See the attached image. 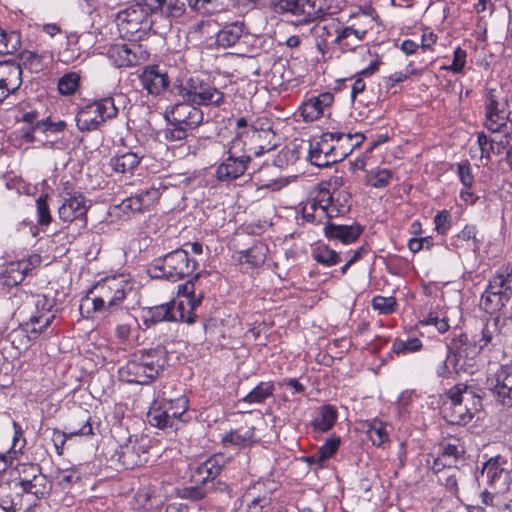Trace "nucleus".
<instances>
[{
    "instance_id": "nucleus-5",
    "label": "nucleus",
    "mask_w": 512,
    "mask_h": 512,
    "mask_svg": "<svg viewBox=\"0 0 512 512\" xmlns=\"http://www.w3.org/2000/svg\"><path fill=\"white\" fill-rule=\"evenodd\" d=\"M117 115L118 108L114 99L106 97L82 107L76 114V124L80 131H93Z\"/></svg>"
},
{
    "instance_id": "nucleus-59",
    "label": "nucleus",
    "mask_w": 512,
    "mask_h": 512,
    "mask_svg": "<svg viewBox=\"0 0 512 512\" xmlns=\"http://www.w3.org/2000/svg\"><path fill=\"white\" fill-rule=\"evenodd\" d=\"M478 231L474 225H466L458 234L457 238L463 241H473V249L477 250L480 247L481 239L477 237Z\"/></svg>"
},
{
    "instance_id": "nucleus-7",
    "label": "nucleus",
    "mask_w": 512,
    "mask_h": 512,
    "mask_svg": "<svg viewBox=\"0 0 512 512\" xmlns=\"http://www.w3.org/2000/svg\"><path fill=\"white\" fill-rule=\"evenodd\" d=\"M115 22L120 32H157L153 28L156 19L139 4L120 11Z\"/></svg>"
},
{
    "instance_id": "nucleus-62",
    "label": "nucleus",
    "mask_w": 512,
    "mask_h": 512,
    "mask_svg": "<svg viewBox=\"0 0 512 512\" xmlns=\"http://www.w3.org/2000/svg\"><path fill=\"white\" fill-rule=\"evenodd\" d=\"M137 194L140 197V201H142V205L145 209H148L150 206H152L160 197L159 189L155 187L141 190Z\"/></svg>"
},
{
    "instance_id": "nucleus-8",
    "label": "nucleus",
    "mask_w": 512,
    "mask_h": 512,
    "mask_svg": "<svg viewBox=\"0 0 512 512\" xmlns=\"http://www.w3.org/2000/svg\"><path fill=\"white\" fill-rule=\"evenodd\" d=\"M486 128L495 133L507 126L510 111L507 98L495 90H490L486 96L485 104Z\"/></svg>"
},
{
    "instance_id": "nucleus-4",
    "label": "nucleus",
    "mask_w": 512,
    "mask_h": 512,
    "mask_svg": "<svg viewBox=\"0 0 512 512\" xmlns=\"http://www.w3.org/2000/svg\"><path fill=\"white\" fill-rule=\"evenodd\" d=\"M512 297V265L498 270L489 280L483 293L480 306L486 312L493 313L501 310Z\"/></svg>"
},
{
    "instance_id": "nucleus-1",
    "label": "nucleus",
    "mask_w": 512,
    "mask_h": 512,
    "mask_svg": "<svg viewBox=\"0 0 512 512\" xmlns=\"http://www.w3.org/2000/svg\"><path fill=\"white\" fill-rule=\"evenodd\" d=\"M132 291V283L124 275L107 277L98 282L80 302L83 314L85 306L92 305L94 312L107 318L117 312L128 293Z\"/></svg>"
},
{
    "instance_id": "nucleus-55",
    "label": "nucleus",
    "mask_w": 512,
    "mask_h": 512,
    "mask_svg": "<svg viewBox=\"0 0 512 512\" xmlns=\"http://www.w3.org/2000/svg\"><path fill=\"white\" fill-rule=\"evenodd\" d=\"M242 34H215L209 38V46L216 45L222 48L234 46L240 39Z\"/></svg>"
},
{
    "instance_id": "nucleus-58",
    "label": "nucleus",
    "mask_w": 512,
    "mask_h": 512,
    "mask_svg": "<svg viewBox=\"0 0 512 512\" xmlns=\"http://www.w3.org/2000/svg\"><path fill=\"white\" fill-rule=\"evenodd\" d=\"M280 7L290 15L287 17H294V19H299L301 16H304L302 12V0H281Z\"/></svg>"
},
{
    "instance_id": "nucleus-21",
    "label": "nucleus",
    "mask_w": 512,
    "mask_h": 512,
    "mask_svg": "<svg viewBox=\"0 0 512 512\" xmlns=\"http://www.w3.org/2000/svg\"><path fill=\"white\" fill-rule=\"evenodd\" d=\"M439 457L435 459L433 469L440 471L441 468L451 467L465 453L464 446L457 438H448L443 440L440 445Z\"/></svg>"
},
{
    "instance_id": "nucleus-34",
    "label": "nucleus",
    "mask_w": 512,
    "mask_h": 512,
    "mask_svg": "<svg viewBox=\"0 0 512 512\" xmlns=\"http://www.w3.org/2000/svg\"><path fill=\"white\" fill-rule=\"evenodd\" d=\"M337 409L331 405H323L319 408L318 416L312 421L315 430L320 432L329 431L337 420Z\"/></svg>"
},
{
    "instance_id": "nucleus-27",
    "label": "nucleus",
    "mask_w": 512,
    "mask_h": 512,
    "mask_svg": "<svg viewBox=\"0 0 512 512\" xmlns=\"http://www.w3.org/2000/svg\"><path fill=\"white\" fill-rule=\"evenodd\" d=\"M363 228L358 224L342 225L327 222L324 234L329 239L339 240L344 244L355 242L361 235Z\"/></svg>"
},
{
    "instance_id": "nucleus-50",
    "label": "nucleus",
    "mask_w": 512,
    "mask_h": 512,
    "mask_svg": "<svg viewBox=\"0 0 512 512\" xmlns=\"http://www.w3.org/2000/svg\"><path fill=\"white\" fill-rule=\"evenodd\" d=\"M212 490L206 485L195 484L193 486L184 487L180 490V496L192 501H199L207 496Z\"/></svg>"
},
{
    "instance_id": "nucleus-54",
    "label": "nucleus",
    "mask_w": 512,
    "mask_h": 512,
    "mask_svg": "<svg viewBox=\"0 0 512 512\" xmlns=\"http://www.w3.org/2000/svg\"><path fill=\"white\" fill-rule=\"evenodd\" d=\"M47 198H48L47 195H41L36 200L38 223L41 226L49 225L52 220L51 215H50V210H49V207L47 204Z\"/></svg>"
},
{
    "instance_id": "nucleus-52",
    "label": "nucleus",
    "mask_w": 512,
    "mask_h": 512,
    "mask_svg": "<svg viewBox=\"0 0 512 512\" xmlns=\"http://www.w3.org/2000/svg\"><path fill=\"white\" fill-rule=\"evenodd\" d=\"M372 306L374 310L387 315L395 311L397 301L394 297L375 296L372 300Z\"/></svg>"
},
{
    "instance_id": "nucleus-17",
    "label": "nucleus",
    "mask_w": 512,
    "mask_h": 512,
    "mask_svg": "<svg viewBox=\"0 0 512 512\" xmlns=\"http://www.w3.org/2000/svg\"><path fill=\"white\" fill-rule=\"evenodd\" d=\"M139 81L142 88L154 96L161 95L170 83L166 69L160 65L145 66L139 75Z\"/></svg>"
},
{
    "instance_id": "nucleus-45",
    "label": "nucleus",
    "mask_w": 512,
    "mask_h": 512,
    "mask_svg": "<svg viewBox=\"0 0 512 512\" xmlns=\"http://www.w3.org/2000/svg\"><path fill=\"white\" fill-rule=\"evenodd\" d=\"M423 344L419 338H407L403 339H395L392 345V351L396 354H407L418 352L422 349Z\"/></svg>"
},
{
    "instance_id": "nucleus-61",
    "label": "nucleus",
    "mask_w": 512,
    "mask_h": 512,
    "mask_svg": "<svg viewBox=\"0 0 512 512\" xmlns=\"http://www.w3.org/2000/svg\"><path fill=\"white\" fill-rule=\"evenodd\" d=\"M457 174L465 188L472 187L474 177L472 175L471 166L468 162L457 164Z\"/></svg>"
},
{
    "instance_id": "nucleus-41",
    "label": "nucleus",
    "mask_w": 512,
    "mask_h": 512,
    "mask_svg": "<svg viewBox=\"0 0 512 512\" xmlns=\"http://www.w3.org/2000/svg\"><path fill=\"white\" fill-rule=\"evenodd\" d=\"M254 427L247 428L246 430H231L223 437L225 444H230L237 447L248 446L253 443Z\"/></svg>"
},
{
    "instance_id": "nucleus-51",
    "label": "nucleus",
    "mask_w": 512,
    "mask_h": 512,
    "mask_svg": "<svg viewBox=\"0 0 512 512\" xmlns=\"http://www.w3.org/2000/svg\"><path fill=\"white\" fill-rule=\"evenodd\" d=\"M333 201L334 196L329 191V189L324 186H320V188L316 192V195L311 206L313 209H316L318 207L323 211L327 209L328 206H331Z\"/></svg>"
},
{
    "instance_id": "nucleus-64",
    "label": "nucleus",
    "mask_w": 512,
    "mask_h": 512,
    "mask_svg": "<svg viewBox=\"0 0 512 512\" xmlns=\"http://www.w3.org/2000/svg\"><path fill=\"white\" fill-rule=\"evenodd\" d=\"M36 127H38L40 130H42L44 132L50 131V132L56 133V132H62L66 127V123L62 120L53 122V121H51L50 118H47L44 120L37 121Z\"/></svg>"
},
{
    "instance_id": "nucleus-14",
    "label": "nucleus",
    "mask_w": 512,
    "mask_h": 512,
    "mask_svg": "<svg viewBox=\"0 0 512 512\" xmlns=\"http://www.w3.org/2000/svg\"><path fill=\"white\" fill-rule=\"evenodd\" d=\"M107 55L118 68L136 66L148 56L135 41L114 43L109 47Z\"/></svg>"
},
{
    "instance_id": "nucleus-26",
    "label": "nucleus",
    "mask_w": 512,
    "mask_h": 512,
    "mask_svg": "<svg viewBox=\"0 0 512 512\" xmlns=\"http://www.w3.org/2000/svg\"><path fill=\"white\" fill-rule=\"evenodd\" d=\"M304 16L299 19H287L296 27L320 20L330 8V0H302Z\"/></svg>"
},
{
    "instance_id": "nucleus-24",
    "label": "nucleus",
    "mask_w": 512,
    "mask_h": 512,
    "mask_svg": "<svg viewBox=\"0 0 512 512\" xmlns=\"http://www.w3.org/2000/svg\"><path fill=\"white\" fill-rule=\"evenodd\" d=\"M499 318L496 317L492 322H487L479 336L474 337V345L472 353L476 354L482 350H492L500 346L502 336L498 330Z\"/></svg>"
},
{
    "instance_id": "nucleus-48",
    "label": "nucleus",
    "mask_w": 512,
    "mask_h": 512,
    "mask_svg": "<svg viewBox=\"0 0 512 512\" xmlns=\"http://www.w3.org/2000/svg\"><path fill=\"white\" fill-rule=\"evenodd\" d=\"M20 34H0V54H12L20 48Z\"/></svg>"
},
{
    "instance_id": "nucleus-39",
    "label": "nucleus",
    "mask_w": 512,
    "mask_h": 512,
    "mask_svg": "<svg viewBox=\"0 0 512 512\" xmlns=\"http://www.w3.org/2000/svg\"><path fill=\"white\" fill-rule=\"evenodd\" d=\"M314 260L324 266L331 267L340 262V254L331 249L328 245L319 244L313 249Z\"/></svg>"
},
{
    "instance_id": "nucleus-38",
    "label": "nucleus",
    "mask_w": 512,
    "mask_h": 512,
    "mask_svg": "<svg viewBox=\"0 0 512 512\" xmlns=\"http://www.w3.org/2000/svg\"><path fill=\"white\" fill-rule=\"evenodd\" d=\"M366 433L374 446L380 447L389 440L386 423L373 419L365 424Z\"/></svg>"
},
{
    "instance_id": "nucleus-32",
    "label": "nucleus",
    "mask_w": 512,
    "mask_h": 512,
    "mask_svg": "<svg viewBox=\"0 0 512 512\" xmlns=\"http://www.w3.org/2000/svg\"><path fill=\"white\" fill-rule=\"evenodd\" d=\"M275 386L271 381H262L254 387L243 398L239 399L240 403L248 405L264 404L267 399L273 397Z\"/></svg>"
},
{
    "instance_id": "nucleus-29",
    "label": "nucleus",
    "mask_w": 512,
    "mask_h": 512,
    "mask_svg": "<svg viewBox=\"0 0 512 512\" xmlns=\"http://www.w3.org/2000/svg\"><path fill=\"white\" fill-rule=\"evenodd\" d=\"M121 380L127 383H135L146 385L150 383V377L147 376V371L141 365L137 354H134L124 366L119 369Z\"/></svg>"
},
{
    "instance_id": "nucleus-60",
    "label": "nucleus",
    "mask_w": 512,
    "mask_h": 512,
    "mask_svg": "<svg viewBox=\"0 0 512 512\" xmlns=\"http://www.w3.org/2000/svg\"><path fill=\"white\" fill-rule=\"evenodd\" d=\"M435 230L438 234L444 235L450 228L451 214L447 210L438 212L434 218Z\"/></svg>"
},
{
    "instance_id": "nucleus-20",
    "label": "nucleus",
    "mask_w": 512,
    "mask_h": 512,
    "mask_svg": "<svg viewBox=\"0 0 512 512\" xmlns=\"http://www.w3.org/2000/svg\"><path fill=\"white\" fill-rule=\"evenodd\" d=\"M88 207L87 201L83 195H70L68 198L64 199L59 207L58 215L63 222L71 223L75 220H79L85 225Z\"/></svg>"
},
{
    "instance_id": "nucleus-15",
    "label": "nucleus",
    "mask_w": 512,
    "mask_h": 512,
    "mask_svg": "<svg viewBox=\"0 0 512 512\" xmlns=\"http://www.w3.org/2000/svg\"><path fill=\"white\" fill-rule=\"evenodd\" d=\"M240 141H233V145L228 150V157L217 167L216 177L219 181H232L242 176L247 170L251 161L250 155H239L236 148Z\"/></svg>"
},
{
    "instance_id": "nucleus-42",
    "label": "nucleus",
    "mask_w": 512,
    "mask_h": 512,
    "mask_svg": "<svg viewBox=\"0 0 512 512\" xmlns=\"http://www.w3.org/2000/svg\"><path fill=\"white\" fill-rule=\"evenodd\" d=\"M392 179V172L389 169L374 168L367 171L365 183L374 188L386 187Z\"/></svg>"
},
{
    "instance_id": "nucleus-6",
    "label": "nucleus",
    "mask_w": 512,
    "mask_h": 512,
    "mask_svg": "<svg viewBox=\"0 0 512 512\" xmlns=\"http://www.w3.org/2000/svg\"><path fill=\"white\" fill-rule=\"evenodd\" d=\"M173 93L196 105L220 106L224 100V94L221 91L198 77H190L185 85L175 87Z\"/></svg>"
},
{
    "instance_id": "nucleus-36",
    "label": "nucleus",
    "mask_w": 512,
    "mask_h": 512,
    "mask_svg": "<svg viewBox=\"0 0 512 512\" xmlns=\"http://www.w3.org/2000/svg\"><path fill=\"white\" fill-rule=\"evenodd\" d=\"M148 421L152 426L160 429L176 428V423L162 404L154 406L148 412Z\"/></svg>"
},
{
    "instance_id": "nucleus-28",
    "label": "nucleus",
    "mask_w": 512,
    "mask_h": 512,
    "mask_svg": "<svg viewBox=\"0 0 512 512\" xmlns=\"http://www.w3.org/2000/svg\"><path fill=\"white\" fill-rule=\"evenodd\" d=\"M32 267L31 260L22 259L10 262L1 274L3 285L8 287L17 286L25 279L28 272L32 270Z\"/></svg>"
},
{
    "instance_id": "nucleus-22",
    "label": "nucleus",
    "mask_w": 512,
    "mask_h": 512,
    "mask_svg": "<svg viewBox=\"0 0 512 512\" xmlns=\"http://www.w3.org/2000/svg\"><path fill=\"white\" fill-rule=\"evenodd\" d=\"M0 507L5 512H26L25 499L15 483L0 484Z\"/></svg>"
},
{
    "instance_id": "nucleus-3",
    "label": "nucleus",
    "mask_w": 512,
    "mask_h": 512,
    "mask_svg": "<svg viewBox=\"0 0 512 512\" xmlns=\"http://www.w3.org/2000/svg\"><path fill=\"white\" fill-rule=\"evenodd\" d=\"M197 261L188 257L184 249H176L155 259L149 273L153 278H164L173 282L190 276L197 268Z\"/></svg>"
},
{
    "instance_id": "nucleus-2",
    "label": "nucleus",
    "mask_w": 512,
    "mask_h": 512,
    "mask_svg": "<svg viewBox=\"0 0 512 512\" xmlns=\"http://www.w3.org/2000/svg\"><path fill=\"white\" fill-rule=\"evenodd\" d=\"M450 403L444 404V418L452 425H465L471 421L473 411L481 406L480 397H476L463 383L456 384L446 393Z\"/></svg>"
},
{
    "instance_id": "nucleus-63",
    "label": "nucleus",
    "mask_w": 512,
    "mask_h": 512,
    "mask_svg": "<svg viewBox=\"0 0 512 512\" xmlns=\"http://www.w3.org/2000/svg\"><path fill=\"white\" fill-rule=\"evenodd\" d=\"M466 51L461 48H456L453 55L452 64L448 67L454 73H461L466 63Z\"/></svg>"
},
{
    "instance_id": "nucleus-33",
    "label": "nucleus",
    "mask_w": 512,
    "mask_h": 512,
    "mask_svg": "<svg viewBox=\"0 0 512 512\" xmlns=\"http://www.w3.org/2000/svg\"><path fill=\"white\" fill-rule=\"evenodd\" d=\"M141 156L134 152L117 154L110 160V166L117 173H132L139 165Z\"/></svg>"
},
{
    "instance_id": "nucleus-44",
    "label": "nucleus",
    "mask_w": 512,
    "mask_h": 512,
    "mask_svg": "<svg viewBox=\"0 0 512 512\" xmlns=\"http://www.w3.org/2000/svg\"><path fill=\"white\" fill-rule=\"evenodd\" d=\"M469 349L470 343L468 336L466 334H460L452 339L451 347H448L447 359L451 358L452 350H454V358L468 357L470 355Z\"/></svg>"
},
{
    "instance_id": "nucleus-40",
    "label": "nucleus",
    "mask_w": 512,
    "mask_h": 512,
    "mask_svg": "<svg viewBox=\"0 0 512 512\" xmlns=\"http://www.w3.org/2000/svg\"><path fill=\"white\" fill-rule=\"evenodd\" d=\"M501 457H493L490 458L487 462L484 463L483 468L481 470V476L486 477L489 485H494L502 475L505 473V469L501 464Z\"/></svg>"
},
{
    "instance_id": "nucleus-12",
    "label": "nucleus",
    "mask_w": 512,
    "mask_h": 512,
    "mask_svg": "<svg viewBox=\"0 0 512 512\" xmlns=\"http://www.w3.org/2000/svg\"><path fill=\"white\" fill-rule=\"evenodd\" d=\"M165 118L169 125H182L187 129H194L203 121V112L191 101L184 100L175 103L165 111Z\"/></svg>"
},
{
    "instance_id": "nucleus-25",
    "label": "nucleus",
    "mask_w": 512,
    "mask_h": 512,
    "mask_svg": "<svg viewBox=\"0 0 512 512\" xmlns=\"http://www.w3.org/2000/svg\"><path fill=\"white\" fill-rule=\"evenodd\" d=\"M355 138L357 139V142L355 144H351L350 146L343 149L337 156L339 157H332V156H326V154H322L319 151V148L316 147L314 144H310L309 147V153L308 157L310 162L317 166V167H328L331 164H334L338 161L343 160L346 158L356 147L360 146V144L364 140V136L361 133H355Z\"/></svg>"
},
{
    "instance_id": "nucleus-13",
    "label": "nucleus",
    "mask_w": 512,
    "mask_h": 512,
    "mask_svg": "<svg viewBox=\"0 0 512 512\" xmlns=\"http://www.w3.org/2000/svg\"><path fill=\"white\" fill-rule=\"evenodd\" d=\"M487 385L496 402L512 408V364L501 365L487 378Z\"/></svg>"
},
{
    "instance_id": "nucleus-35",
    "label": "nucleus",
    "mask_w": 512,
    "mask_h": 512,
    "mask_svg": "<svg viewBox=\"0 0 512 512\" xmlns=\"http://www.w3.org/2000/svg\"><path fill=\"white\" fill-rule=\"evenodd\" d=\"M159 397L162 398L161 404L165 407L175 422L179 420L188 409V400L185 396L180 395L176 398H168L166 397L165 391H160Z\"/></svg>"
},
{
    "instance_id": "nucleus-53",
    "label": "nucleus",
    "mask_w": 512,
    "mask_h": 512,
    "mask_svg": "<svg viewBox=\"0 0 512 512\" xmlns=\"http://www.w3.org/2000/svg\"><path fill=\"white\" fill-rule=\"evenodd\" d=\"M429 40H430V42L426 43V41H427L426 34H422L421 43H418L413 40H404L400 45V49L405 54L410 55V54H413L419 48L420 45L423 48L430 47L431 43L436 42V34H429Z\"/></svg>"
},
{
    "instance_id": "nucleus-9",
    "label": "nucleus",
    "mask_w": 512,
    "mask_h": 512,
    "mask_svg": "<svg viewBox=\"0 0 512 512\" xmlns=\"http://www.w3.org/2000/svg\"><path fill=\"white\" fill-rule=\"evenodd\" d=\"M34 306L36 311L31 314L27 321L21 324L29 338H37L55 319V313L52 311L53 303L46 296L38 295L34 301Z\"/></svg>"
},
{
    "instance_id": "nucleus-56",
    "label": "nucleus",
    "mask_w": 512,
    "mask_h": 512,
    "mask_svg": "<svg viewBox=\"0 0 512 512\" xmlns=\"http://www.w3.org/2000/svg\"><path fill=\"white\" fill-rule=\"evenodd\" d=\"M363 36L364 34H337L334 42L341 45L343 50H353L363 40Z\"/></svg>"
},
{
    "instance_id": "nucleus-23",
    "label": "nucleus",
    "mask_w": 512,
    "mask_h": 512,
    "mask_svg": "<svg viewBox=\"0 0 512 512\" xmlns=\"http://www.w3.org/2000/svg\"><path fill=\"white\" fill-rule=\"evenodd\" d=\"M51 486L45 475H38V478L24 482L19 490L25 499L27 509L35 506L37 501L49 494Z\"/></svg>"
},
{
    "instance_id": "nucleus-37",
    "label": "nucleus",
    "mask_w": 512,
    "mask_h": 512,
    "mask_svg": "<svg viewBox=\"0 0 512 512\" xmlns=\"http://www.w3.org/2000/svg\"><path fill=\"white\" fill-rule=\"evenodd\" d=\"M267 252V245L262 242H257L251 248L240 252V260H244L252 267H259L265 262Z\"/></svg>"
},
{
    "instance_id": "nucleus-30",
    "label": "nucleus",
    "mask_w": 512,
    "mask_h": 512,
    "mask_svg": "<svg viewBox=\"0 0 512 512\" xmlns=\"http://www.w3.org/2000/svg\"><path fill=\"white\" fill-rule=\"evenodd\" d=\"M22 83V69L14 61L0 62V86L15 92Z\"/></svg>"
},
{
    "instance_id": "nucleus-11",
    "label": "nucleus",
    "mask_w": 512,
    "mask_h": 512,
    "mask_svg": "<svg viewBox=\"0 0 512 512\" xmlns=\"http://www.w3.org/2000/svg\"><path fill=\"white\" fill-rule=\"evenodd\" d=\"M223 467V455H214L195 468L191 476L192 481L194 484L206 485L212 491L225 492L228 486L224 482L217 480Z\"/></svg>"
},
{
    "instance_id": "nucleus-18",
    "label": "nucleus",
    "mask_w": 512,
    "mask_h": 512,
    "mask_svg": "<svg viewBox=\"0 0 512 512\" xmlns=\"http://www.w3.org/2000/svg\"><path fill=\"white\" fill-rule=\"evenodd\" d=\"M141 365L147 371L150 382L155 380L164 370L167 361V351L163 346L142 350L136 353Z\"/></svg>"
},
{
    "instance_id": "nucleus-57",
    "label": "nucleus",
    "mask_w": 512,
    "mask_h": 512,
    "mask_svg": "<svg viewBox=\"0 0 512 512\" xmlns=\"http://www.w3.org/2000/svg\"><path fill=\"white\" fill-rule=\"evenodd\" d=\"M182 125H169L161 134L166 141H180L187 137V131Z\"/></svg>"
},
{
    "instance_id": "nucleus-16",
    "label": "nucleus",
    "mask_w": 512,
    "mask_h": 512,
    "mask_svg": "<svg viewBox=\"0 0 512 512\" xmlns=\"http://www.w3.org/2000/svg\"><path fill=\"white\" fill-rule=\"evenodd\" d=\"M146 447L129 436L127 442L120 445L112 455V460L118 461L124 469H134L148 461Z\"/></svg>"
},
{
    "instance_id": "nucleus-43",
    "label": "nucleus",
    "mask_w": 512,
    "mask_h": 512,
    "mask_svg": "<svg viewBox=\"0 0 512 512\" xmlns=\"http://www.w3.org/2000/svg\"><path fill=\"white\" fill-rule=\"evenodd\" d=\"M305 122H312L324 114V109L319 105L315 96L305 101L299 108Z\"/></svg>"
},
{
    "instance_id": "nucleus-31",
    "label": "nucleus",
    "mask_w": 512,
    "mask_h": 512,
    "mask_svg": "<svg viewBox=\"0 0 512 512\" xmlns=\"http://www.w3.org/2000/svg\"><path fill=\"white\" fill-rule=\"evenodd\" d=\"M355 138L354 134L350 133H341V132H328L323 134L321 137V141L316 142L314 145L319 148L320 153L326 154V156L338 157L337 155L341 152L339 149L343 148L341 144L340 147L335 145H330V141L341 142L343 140H351Z\"/></svg>"
},
{
    "instance_id": "nucleus-19",
    "label": "nucleus",
    "mask_w": 512,
    "mask_h": 512,
    "mask_svg": "<svg viewBox=\"0 0 512 512\" xmlns=\"http://www.w3.org/2000/svg\"><path fill=\"white\" fill-rule=\"evenodd\" d=\"M141 365L147 371L150 382L155 380L164 370L167 361V351L163 346L142 350L136 353Z\"/></svg>"
},
{
    "instance_id": "nucleus-46",
    "label": "nucleus",
    "mask_w": 512,
    "mask_h": 512,
    "mask_svg": "<svg viewBox=\"0 0 512 512\" xmlns=\"http://www.w3.org/2000/svg\"><path fill=\"white\" fill-rule=\"evenodd\" d=\"M340 446V438L333 437L328 439L311 457L313 461L324 462L332 457Z\"/></svg>"
},
{
    "instance_id": "nucleus-49",
    "label": "nucleus",
    "mask_w": 512,
    "mask_h": 512,
    "mask_svg": "<svg viewBox=\"0 0 512 512\" xmlns=\"http://www.w3.org/2000/svg\"><path fill=\"white\" fill-rule=\"evenodd\" d=\"M38 475H44L41 471V467L38 464H22L19 468V481L14 483L19 487L26 481H31L38 478Z\"/></svg>"
},
{
    "instance_id": "nucleus-47",
    "label": "nucleus",
    "mask_w": 512,
    "mask_h": 512,
    "mask_svg": "<svg viewBox=\"0 0 512 512\" xmlns=\"http://www.w3.org/2000/svg\"><path fill=\"white\" fill-rule=\"evenodd\" d=\"M80 75L70 72L62 76L58 81V90L62 95H72L79 87Z\"/></svg>"
},
{
    "instance_id": "nucleus-10",
    "label": "nucleus",
    "mask_w": 512,
    "mask_h": 512,
    "mask_svg": "<svg viewBox=\"0 0 512 512\" xmlns=\"http://www.w3.org/2000/svg\"><path fill=\"white\" fill-rule=\"evenodd\" d=\"M181 321L188 324H193L196 321V314L189 312L185 314V304L183 302H170L166 304L150 307L147 311V316L144 318V324L147 327L159 322Z\"/></svg>"
}]
</instances>
